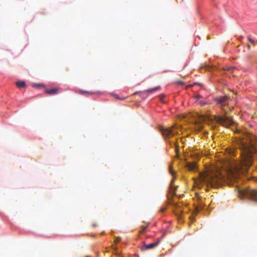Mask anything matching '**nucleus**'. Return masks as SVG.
Masks as SVG:
<instances>
[{
  "instance_id": "1",
  "label": "nucleus",
  "mask_w": 257,
  "mask_h": 257,
  "mask_svg": "<svg viewBox=\"0 0 257 257\" xmlns=\"http://www.w3.org/2000/svg\"><path fill=\"white\" fill-rule=\"evenodd\" d=\"M219 165L211 163L205 165L207 172L206 180L211 185L217 183L224 175L223 172L233 177L240 173H244L251 165L252 162H220Z\"/></svg>"
},
{
  "instance_id": "2",
  "label": "nucleus",
  "mask_w": 257,
  "mask_h": 257,
  "mask_svg": "<svg viewBox=\"0 0 257 257\" xmlns=\"http://www.w3.org/2000/svg\"><path fill=\"white\" fill-rule=\"evenodd\" d=\"M235 133L239 135L237 137V142L240 150V154L244 159V161L255 159L257 157V140L255 136L238 129H236Z\"/></svg>"
},
{
  "instance_id": "3",
  "label": "nucleus",
  "mask_w": 257,
  "mask_h": 257,
  "mask_svg": "<svg viewBox=\"0 0 257 257\" xmlns=\"http://www.w3.org/2000/svg\"><path fill=\"white\" fill-rule=\"evenodd\" d=\"M239 194L241 197L250 199L255 203H257V190L246 187L240 189L239 191Z\"/></svg>"
},
{
  "instance_id": "4",
  "label": "nucleus",
  "mask_w": 257,
  "mask_h": 257,
  "mask_svg": "<svg viewBox=\"0 0 257 257\" xmlns=\"http://www.w3.org/2000/svg\"><path fill=\"white\" fill-rule=\"evenodd\" d=\"M174 128L175 126H172L171 127H161L160 131L165 139H170L177 133L174 130Z\"/></svg>"
},
{
  "instance_id": "5",
  "label": "nucleus",
  "mask_w": 257,
  "mask_h": 257,
  "mask_svg": "<svg viewBox=\"0 0 257 257\" xmlns=\"http://www.w3.org/2000/svg\"><path fill=\"white\" fill-rule=\"evenodd\" d=\"M215 120L224 126L228 127L233 123V121L225 116L215 115Z\"/></svg>"
},
{
  "instance_id": "6",
  "label": "nucleus",
  "mask_w": 257,
  "mask_h": 257,
  "mask_svg": "<svg viewBox=\"0 0 257 257\" xmlns=\"http://www.w3.org/2000/svg\"><path fill=\"white\" fill-rule=\"evenodd\" d=\"M184 165L190 171L195 172L197 170V166L195 162H186Z\"/></svg>"
},
{
  "instance_id": "7",
  "label": "nucleus",
  "mask_w": 257,
  "mask_h": 257,
  "mask_svg": "<svg viewBox=\"0 0 257 257\" xmlns=\"http://www.w3.org/2000/svg\"><path fill=\"white\" fill-rule=\"evenodd\" d=\"M216 100L221 107L225 106L228 103V98L226 96L219 97L216 99Z\"/></svg>"
},
{
  "instance_id": "8",
  "label": "nucleus",
  "mask_w": 257,
  "mask_h": 257,
  "mask_svg": "<svg viewBox=\"0 0 257 257\" xmlns=\"http://www.w3.org/2000/svg\"><path fill=\"white\" fill-rule=\"evenodd\" d=\"M61 90L60 88H53L46 89L45 93L49 95H55L59 93Z\"/></svg>"
},
{
  "instance_id": "9",
  "label": "nucleus",
  "mask_w": 257,
  "mask_h": 257,
  "mask_svg": "<svg viewBox=\"0 0 257 257\" xmlns=\"http://www.w3.org/2000/svg\"><path fill=\"white\" fill-rule=\"evenodd\" d=\"M160 242V239H158V240L154 243H150L149 244H144L142 247V249H150L156 247L159 244Z\"/></svg>"
},
{
  "instance_id": "10",
  "label": "nucleus",
  "mask_w": 257,
  "mask_h": 257,
  "mask_svg": "<svg viewBox=\"0 0 257 257\" xmlns=\"http://www.w3.org/2000/svg\"><path fill=\"white\" fill-rule=\"evenodd\" d=\"M174 178H173L171 182L170 187H169V192L172 195H176V190L177 188V186H175L174 185Z\"/></svg>"
},
{
  "instance_id": "11",
  "label": "nucleus",
  "mask_w": 257,
  "mask_h": 257,
  "mask_svg": "<svg viewBox=\"0 0 257 257\" xmlns=\"http://www.w3.org/2000/svg\"><path fill=\"white\" fill-rule=\"evenodd\" d=\"M173 205L174 208L176 209L175 213L177 215H179L182 212V210L180 208V206L176 203H173Z\"/></svg>"
},
{
  "instance_id": "12",
  "label": "nucleus",
  "mask_w": 257,
  "mask_h": 257,
  "mask_svg": "<svg viewBox=\"0 0 257 257\" xmlns=\"http://www.w3.org/2000/svg\"><path fill=\"white\" fill-rule=\"evenodd\" d=\"M160 89H161V87L158 86V87H154L153 88H151V89H149L148 90H145L144 91V92H145V93H153V92H154L155 91L160 90Z\"/></svg>"
},
{
  "instance_id": "13",
  "label": "nucleus",
  "mask_w": 257,
  "mask_h": 257,
  "mask_svg": "<svg viewBox=\"0 0 257 257\" xmlns=\"http://www.w3.org/2000/svg\"><path fill=\"white\" fill-rule=\"evenodd\" d=\"M174 146L175 147V154H176V157L178 159H180L181 160H182L180 157V153H179V148L178 146H177L175 143L174 144Z\"/></svg>"
},
{
  "instance_id": "14",
  "label": "nucleus",
  "mask_w": 257,
  "mask_h": 257,
  "mask_svg": "<svg viewBox=\"0 0 257 257\" xmlns=\"http://www.w3.org/2000/svg\"><path fill=\"white\" fill-rule=\"evenodd\" d=\"M16 85L18 87L22 88L26 86V83L24 81H18L16 82Z\"/></svg>"
},
{
  "instance_id": "15",
  "label": "nucleus",
  "mask_w": 257,
  "mask_h": 257,
  "mask_svg": "<svg viewBox=\"0 0 257 257\" xmlns=\"http://www.w3.org/2000/svg\"><path fill=\"white\" fill-rule=\"evenodd\" d=\"M196 129L198 131H201L203 128L202 125L200 123H197L196 124Z\"/></svg>"
},
{
  "instance_id": "16",
  "label": "nucleus",
  "mask_w": 257,
  "mask_h": 257,
  "mask_svg": "<svg viewBox=\"0 0 257 257\" xmlns=\"http://www.w3.org/2000/svg\"><path fill=\"white\" fill-rule=\"evenodd\" d=\"M169 171H170V174H171V175L173 176H174L175 175V172L173 171V170L172 169V165H170V166H169Z\"/></svg>"
},
{
  "instance_id": "17",
  "label": "nucleus",
  "mask_w": 257,
  "mask_h": 257,
  "mask_svg": "<svg viewBox=\"0 0 257 257\" xmlns=\"http://www.w3.org/2000/svg\"><path fill=\"white\" fill-rule=\"evenodd\" d=\"M203 206L202 205H199V206H197V207L195 208L196 211V212H198V211H199L200 210H201L202 209H203Z\"/></svg>"
},
{
  "instance_id": "18",
  "label": "nucleus",
  "mask_w": 257,
  "mask_h": 257,
  "mask_svg": "<svg viewBox=\"0 0 257 257\" xmlns=\"http://www.w3.org/2000/svg\"><path fill=\"white\" fill-rule=\"evenodd\" d=\"M148 226L147 225H146V226H142V229L140 230V233H143L145 230L147 228Z\"/></svg>"
},
{
  "instance_id": "19",
  "label": "nucleus",
  "mask_w": 257,
  "mask_h": 257,
  "mask_svg": "<svg viewBox=\"0 0 257 257\" xmlns=\"http://www.w3.org/2000/svg\"><path fill=\"white\" fill-rule=\"evenodd\" d=\"M248 40L252 44H255V42L250 37H248Z\"/></svg>"
},
{
  "instance_id": "20",
  "label": "nucleus",
  "mask_w": 257,
  "mask_h": 257,
  "mask_svg": "<svg viewBox=\"0 0 257 257\" xmlns=\"http://www.w3.org/2000/svg\"><path fill=\"white\" fill-rule=\"evenodd\" d=\"M200 104H201V105H204L207 104V102L205 101H201L200 102Z\"/></svg>"
},
{
  "instance_id": "21",
  "label": "nucleus",
  "mask_w": 257,
  "mask_h": 257,
  "mask_svg": "<svg viewBox=\"0 0 257 257\" xmlns=\"http://www.w3.org/2000/svg\"><path fill=\"white\" fill-rule=\"evenodd\" d=\"M120 241V237H118L115 238V242H118Z\"/></svg>"
},
{
  "instance_id": "22",
  "label": "nucleus",
  "mask_w": 257,
  "mask_h": 257,
  "mask_svg": "<svg viewBox=\"0 0 257 257\" xmlns=\"http://www.w3.org/2000/svg\"><path fill=\"white\" fill-rule=\"evenodd\" d=\"M177 83L178 84L182 85L184 84V82L182 81L179 80V81H177Z\"/></svg>"
},
{
  "instance_id": "23",
  "label": "nucleus",
  "mask_w": 257,
  "mask_h": 257,
  "mask_svg": "<svg viewBox=\"0 0 257 257\" xmlns=\"http://www.w3.org/2000/svg\"><path fill=\"white\" fill-rule=\"evenodd\" d=\"M166 210V207H162L160 209L161 212H164Z\"/></svg>"
},
{
  "instance_id": "24",
  "label": "nucleus",
  "mask_w": 257,
  "mask_h": 257,
  "mask_svg": "<svg viewBox=\"0 0 257 257\" xmlns=\"http://www.w3.org/2000/svg\"><path fill=\"white\" fill-rule=\"evenodd\" d=\"M114 97H115V98L118 99L123 100V99H124V98H119V97H118V96L117 94L114 95Z\"/></svg>"
},
{
  "instance_id": "25",
  "label": "nucleus",
  "mask_w": 257,
  "mask_h": 257,
  "mask_svg": "<svg viewBox=\"0 0 257 257\" xmlns=\"http://www.w3.org/2000/svg\"><path fill=\"white\" fill-rule=\"evenodd\" d=\"M88 93V94H92V92H85V91H83V92H82V93Z\"/></svg>"
},
{
  "instance_id": "26",
  "label": "nucleus",
  "mask_w": 257,
  "mask_h": 257,
  "mask_svg": "<svg viewBox=\"0 0 257 257\" xmlns=\"http://www.w3.org/2000/svg\"><path fill=\"white\" fill-rule=\"evenodd\" d=\"M201 97V96L200 95H198L196 96V98L197 99H199V98H200Z\"/></svg>"
},
{
  "instance_id": "27",
  "label": "nucleus",
  "mask_w": 257,
  "mask_h": 257,
  "mask_svg": "<svg viewBox=\"0 0 257 257\" xmlns=\"http://www.w3.org/2000/svg\"><path fill=\"white\" fill-rule=\"evenodd\" d=\"M232 69H235L234 67H230L229 68V70L231 71Z\"/></svg>"
},
{
  "instance_id": "28",
  "label": "nucleus",
  "mask_w": 257,
  "mask_h": 257,
  "mask_svg": "<svg viewBox=\"0 0 257 257\" xmlns=\"http://www.w3.org/2000/svg\"><path fill=\"white\" fill-rule=\"evenodd\" d=\"M160 96L161 97V100H162V98L164 97L163 95H161Z\"/></svg>"
},
{
  "instance_id": "29",
  "label": "nucleus",
  "mask_w": 257,
  "mask_h": 257,
  "mask_svg": "<svg viewBox=\"0 0 257 257\" xmlns=\"http://www.w3.org/2000/svg\"><path fill=\"white\" fill-rule=\"evenodd\" d=\"M138 93V92H135L134 94V95H136V94H137Z\"/></svg>"
},
{
  "instance_id": "30",
  "label": "nucleus",
  "mask_w": 257,
  "mask_h": 257,
  "mask_svg": "<svg viewBox=\"0 0 257 257\" xmlns=\"http://www.w3.org/2000/svg\"><path fill=\"white\" fill-rule=\"evenodd\" d=\"M248 49H250V46L248 45Z\"/></svg>"
},
{
  "instance_id": "31",
  "label": "nucleus",
  "mask_w": 257,
  "mask_h": 257,
  "mask_svg": "<svg viewBox=\"0 0 257 257\" xmlns=\"http://www.w3.org/2000/svg\"><path fill=\"white\" fill-rule=\"evenodd\" d=\"M256 180H257V178L256 179Z\"/></svg>"
},
{
  "instance_id": "32",
  "label": "nucleus",
  "mask_w": 257,
  "mask_h": 257,
  "mask_svg": "<svg viewBox=\"0 0 257 257\" xmlns=\"http://www.w3.org/2000/svg\"><path fill=\"white\" fill-rule=\"evenodd\" d=\"M256 43H257V41H256Z\"/></svg>"
}]
</instances>
